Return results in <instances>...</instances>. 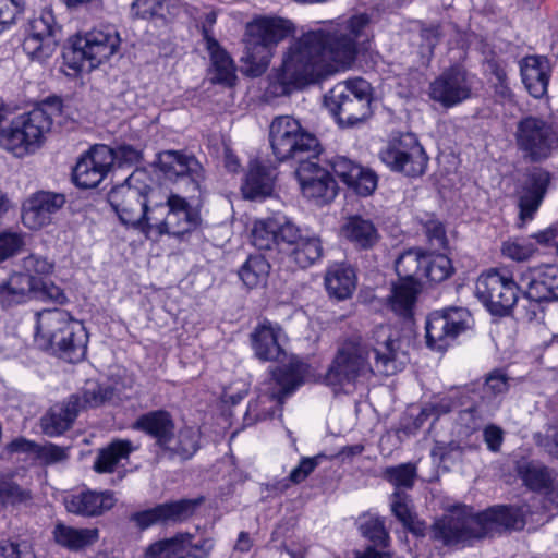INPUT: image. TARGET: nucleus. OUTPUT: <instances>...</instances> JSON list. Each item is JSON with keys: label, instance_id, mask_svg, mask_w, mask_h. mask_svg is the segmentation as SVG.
<instances>
[{"label": "nucleus", "instance_id": "nucleus-22", "mask_svg": "<svg viewBox=\"0 0 558 558\" xmlns=\"http://www.w3.org/2000/svg\"><path fill=\"white\" fill-rule=\"evenodd\" d=\"M116 159L114 151L98 145L82 156L73 169V181L82 189L96 187L107 175Z\"/></svg>", "mask_w": 558, "mask_h": 558}, {"label": "nucleus", "instance_id": "nucleus-59", "mask_svg": "<svg viewBox=\"0 0 558 558\" xmlns=\"http://www.w3.org/2000/svg\"><path fill=\"white\" fill-rule=\"evenodd\" d=\"M330 166L335 174L347 185L352 183V180L356 178L357 174L362 173L361 165L343 156L332 158Z\"/></svg>", "mask_w": 558, "mask_h": 558}, {"label": "nucleus", "instance_id": "nucleus-6", "mask_svg": "<svg viewBox=\"0 0 558 558\" xmlns=\"http://www.w3.org/2000/svg\"><path fill=\"white\" fill-rule=\"evenodd\" d=\"M59 108L43 104L33 110L19 114L0 133V146L16 157L35 153L50 132L53 114Z\"/></svg>", "mask_w": 558, "mask_h": 558}, {"label": "nucleus", "instance_id": "nucleus-19", "mask_svg": "<svg viewBox=\"0 0 558 558\" xmlns=\"http://www.w3.org/2000/svg\"><path fill=\"white\" fill-rule=\"evenodd\" d=\"M316 158L301 159L295 177L303 196L317 205H324L336 197L337 183L330 172L315 161Z\"/></svg>", "mask_w": 558, "mask_h": 558}, {"label": "nucleus", "instance_id": "nucleus-43", "mask_svg": "<svg viewBox=\"0 0 558 558\" xmlns=\"http://www.w3.org/2000/svg\"><path fill=\"white\" fill-rule=\"evenodd\" d=\"M517 472L524 484L534 490L547 487L551 481L547 468L535 461L519 460Z\"/></svg>", "mask_w": 558, "mask_h": 558}, {"label": "nucleus", "instance_id": "nucleus-62", "mask_svg": "<svg viewBox=\"0 0 558 558\" xmlns=\"http://www.w3.org/2000/svg\"><path fill=\"white\" fill-rule=\"evenodd\" d=\"M348 186L359 195L368 196L377 186V175L374 171L362 167V173L357 174Z\"/></svg>", "mask_w": 558, "mask_h": 558}, {"label": "nucleus", "instance_id": "nucleus-27", "mask_svg": "<svg viewBox=\"0 0 558 558\" xmlns=\"http://www.w3.org/2000/svg\"><path fill=\"white\" fill-rule=\"evenodd\" d=\"M520 284L526 286L529 300H558V266L544 265L529 269L522 274Z\"/></svg>", "mask_w": 558, "mask_h": 558}, {"label": "nucleus", "instance_id": "nucleus-13", "mask_svg": "<svg viewBox=\"0 0 558 558\" xmlns=\"http://www.w3.org/2000/svg\"><path fill=\"white\" fill-rule=\"evenodd\" d=\"M149 219V236L169 234L179 238L198 225V215L185 198L175 194L170 195L165 204L154 205Z\"/></svg>", "mask_w": 558, "mask_h": 558}, {"label": "nucleus", "instance_id": "nucleus-18", "mask_svg": "<svg viewBox=\"0 0 558 558\" xmlns=\"http://www.w3.org/2000/svg\"><path fill=\"white\" fill-rule=\"evenodd\" d=\"M473 86L474 75L461 65H453L430 83L429 96L444 107L450 108L469 99Z\"/></svg>", "mask_w": 558, "mask_h": 558}, {"label": "nucleus", "instance_id": "nucleus-11", "mask_svg": "<svg viewBox=\"0 0 558 558\" xmlns=\"http://www.w3.org/2000/svg\"><path fill=\"white\" fill-rule=\"evenodd\" d=\"M424 256L420 250L411 248L400 254L395 263L400 282L393 286L389 303L391 310L400 316L412 314L422 279Z\"/></svg>", "mask_w": 558, "mask_h": 558}, {"label": "nucleus", "instance_id": "nucleus-61", "mask_svg": "<svg viewBox=\"0 0 558 558\" xmlns=\"http://www.w3.org/2000/svg\"><path fill=\"white\" fill-rule=\"evenodd\" d=\"M0 555L3 558H36L33 547L27 541H0Z\"/></svg>", "mask_w": 558, "mask_h": 558}, {"label": "nucleus", "instance_id": "nucleus-42", "mask_svg": "<svg viewBox=\"0 0 558 558\" xmlns=\"http://www.w3.org/2000/svg\"><path fill=\"white\" fill-rule=\"evenodd\" d=\"M289 258L300 268L314 265L323 256L322 242L316 236L303 235L302 239L288 251Z\"/></svg>", "mask_w": 558, "mask_h": 558}, {"label": "nucleus", "instance_id": "nucleus-36", "mask_svg": "<svg viewBox=\"0 0 558 558\" xmlns=\"http://www.w3.org/2000/svg\"><path fill=\"white\" fill-rule=\"evenodd\" d=\"M53 537L60 546L72 551H78L98 541L99 530L95 527L77 529L58 523L53 530Z\"/></svg>", "mask_w": 558, "mask_h": 558}, {"label": "nucleus", "instance_id": "nucleus-56", "mask_svg": "<svg viewBox=\"0 0 558 558\" xmlns=\"http://www.w3.org/2000/svg\"><path fill=\"white\" fill-rule=\"evenodd\" d=\"M34 286V291H32L34 298L43 301H53L59 304L65 303L66 296L63 290L52 281L35 277Z\"/></svg>", "mask_w": 558, "mask_h": 558}, {"label": "nucleus", "instance_id": "nucleus-64", "mask_svg": "<svg viewBox=\"0 0 558 558\" xmlns=\"http://www.w3.org/2000/svg\"><path fill=\"white\" fill-rule=\"evenodd\" d=\"M23 246L22 235L16 232L0 233V262L15 255Z\"/></svg>", "mask_w": 558, "mask_h": 558}, {"label": "nucleus", "instance_id": "nucleus-40", "mask_svg": "<svg viewBox=\"0 0 558 558\" xmlns=\"http://www.w3.org/2000/svg\"><path fill=\"white\" fill-rule=\"evenodd\" d=\"M133 450L134 447L130 440H113L99 451L94 462V470L97 473H111L121 460L129 458Z\"/></svg>", "mask_w": 558, "mask_h": 558}, {"label": "nucleus", "instance_id": "nucleus-35", "mask_svg": "<svg viewBox=\"0 0 558 558\" xmlns=\"http://www.w3.org/2000/svg\"><path fill=\"white\" fill-rule=\"evenodd\" d=\"M325 286L329 295L337 300L350 298L356 288L354 269L345 264L330 266L325 275Z\"/></svg>", "mask_w": 558, "mask_h": 558}, {"label": "nucleus", "instance_id": "nucleus-21", "mask_svg": "<svg viewBox=\"0 0 558 558\" xmlns=\"http://www.w3.org/2000/svg\"><path fill=\"white\" fill-rule=\"evenodd\" d=\"M213 548L211 538L194 542L192 534L178 533L150 543L145 548L143 558H209Z\"/></svg>", "mask_w": 558, "mask_h": 558}, {"label": "nucleus", "instance_id": "nucleus-16", "mask_svg": "<svg viewBox=\"0 0 558 558\" xmlns=\"http://www.w3.org/2000/svg\"><path fill=\"white\" fill-rule=\"evenodd\" d=\"M471 315L466 308L449 307L432 313L426 320V343L437 351L448 348L461 332L470 327Z\"/></svg>", "mask_w": 558, "mask_h": 558}, {"label": "nucleus", "instance_id": "nucleus-4", "mask_svg": "<svg viewBox=\"0 0 558 558\" xmlns=\"http://www.w3.org/2000/svg\"><path fill=\"white\" fill-rule=\"evenodd\" d=\"M294 32L290 20L279 16H258L246 24L245 50L241 58L243 72L260 76L269 66L275 47Z\"/></svg>", "mask_w": 558, "mask_h": 558}, {"label": "nucleus", "instance_id": "nucleus-51", "mask_svg": "<svg viewBox=\"0 0 558 558\" xmlns=\"http://www.w3.org/2000/svg\"><path fill=\"white\" fill-rule=\"evenodd\" d=\"M383 477L393 485L396 490L410 489L416 478V466L412 463L388 466L384 470Z\"/></svg>", "mask_w": 558, "mask_h": 558}, {"label": "nucleus", "instance_id": "nucleus-3", "mask_svg": "<svg viewBox=\"0 0 558 558\" xmlns=\"http://www.w3.org/2000/svg\"><path fill=\"white\" fill-rule=\"evenodd\" d=\"M522 507L495 506L478 513L468 509L454 510L433 525V537L445 545L471 543L494 537L510 530H521L525 524Z\"/></svg>", "mask_w": 558, "mask_h": 558}, {"label": "nucleus", "instance_id": "nucleus-1", "mask_svg": "<svg viewBox=\"0 0 558 558\" xmlns=\"http://www.w3.org/2000/svg\"><path fill=\"white\" fill-rule=\"evenodd\" d=\"M366 13L341 16L323 23L291 43L276 72L282 94L315 83L355 61L360 43L368 38Z\"/></svg>", "mask_w": 558, "mask_h": 558}, {"label": "nucleus", "instance_id": "nucleus-14", "mask_svg": "<svg viewBox=\"0 0 558 558\" xmlns=\"http://www.w3.org/2000/svg\"><path fill=\"white\" fill-rule=\"evenodd\" d=\"M380 159L392 171L411 178L424 174L428 162L424 148L412 133L392 138L380 151Z\"/></svg>", "mask_w": 558, "mask_h": 558}, {"label": "nucleus", "instance_id": "nucleus-34", "mask_svg": "<svg viewBox=\"0 0 558 558\" xmlns=\"http://www.w3.org/2000/svg\"><path fill=\"white\" fill-rule=\"evenodd\" d=\"M35 277L24 272L13 274L0 283V306L9 308L33 296Z\"/></svg>", "mask_w": 558, "mask_h": 558}, {"label": "nucleus", "instance_id": "nucleus-8", "mask_svg": "<svg viewBox=\"0 0 558 558\" xmlns=\"http://www.w3.org/2000/svg\"><path fill=\"white\" fill-rule=\"evenodd\" d=\"M269 142L279 161L295 159L300 162L301 159L317 157L322 150L317 137L290 116H279L272 120Z\"/></svg>", "mask_w": 558, "mask_h": 558}, {"label": "nucleus", "instance_id": "nucleus-45", "mask_svg": "<svg viewBox=\"0 0 558 558\" xmlns=\"http://www.w3.org/2000/svg\"><path fill=\"white\" fill-rule=\"evenodd\" d=\"M270 265L262 255H253L247 258L239 270V276L245 286L255 288L266 282Z\"/></svg>", "mask_w": 558, "mask_h": 558}, {"label": "nucleus", "instance_id": "nucleus-33", "mask_svg": "<svg viewBox=\"0 0 558 558\" xmlns=\"http://www.w3.org/2000/svg\"><path fill=\"white\" fill-rule=\"evenodd\" d=\"M275 178V169L264 166L259 161H252L242 186L244 196L250 199L269 196L274 189Z\"/></svg>", "mask_w": 558, "mask_h": 558}, {"label": "nucleus", "instance_id": "nucleus-26", "mask_svg": "<svg viewBox=\"0 0 558 558\" xmlns=\"http://www.w3.org/2000/svg\"><path fill=\"white\" fill-rule=\"evenodd\" d=\"M158 165L160 170L170 180L187 177L193 190H198L204 180V169L199 161L192 155H185L175 150H166L159 154Z\"/></svg>", "mask_w": 558, "mask_h": 558}, {"label": "nucleus", "instance_id": "nucleus-9", "mask_svg": "<svg viewBox=\"0 0 558 558\" xmlns=\"http://www.w3.org/2000/svg\"><path fill=\"white\" fill-rule=\"evenodd\" d=\"M120 43L119 33L112 27L94 28L74 38L63 52L64 64L75 72L82 71L85 62L89 70L95 69L118 51Z\"/></svg>", "mask_w": 558, "mask_h": 558}, {"label": "nucleus", "instance_id": "nucleus-2", "mask_svg": "<svg viewBox=\"0 0 558 558\" xmlns=\"http://www.w3.org/2000/svg\"><path fill=\"white\" fill-rule=\"evenodd\" d=\"M374 365L369 362V347L361 337L345 339L338 348L327 371L326 381L335 388L355 385L361 379L378 373L393 375L408 362L401 341L393 337L390 326L380 325L373 330Z\"/></svg>", "mask_w": 558, "mask_h": 558}, {"label": "nucleus", "instance_id": "nucleus-12", "mask_svg": "<svg viewBox=\"0 0 558 558\" xmlns=\"http://www.w3.org/2000/svg\"><path fill=\"white\" fill-rule=\"evenodd\" d=\"M514 137L519 150L531 161L544 160L558 149V126L542 118L529 116L521 119Z\"/></svg>", "mask_w": 558, "mask_h": 558}, {"label": "nucleus", "instance_id": "nucleus-23", "mask_svg": "<svg viewBox=\"0 0 558 558\" xmlns=\"http://www.w3.org/2000/svg\"><path fill=\"white\" fill-rule=\"evenodd\" d=\"M550 182V174L543 169H533L520 182L517 189L519 206V227L531 221L537 213Z\"/></svg>", "mask_w": 558, "mask_h": 558}, {"label": "nucleus", "instance_id": "nucleus-29", "mask_svg": "<svg viewBox=\"0 0 558 558\" xmlns=\"http://www.w3.org/2000/svg\"><path fill=\"white\" fill-rule=\"evenodd\" d=\"M117 502L114 494L109 490H86L70 495L65 498V508L69 512L82 517H98L110 510Z\"/></svg>", "mask_w": 558, "mask_h": 558}, {"label": "nucleus", "instance_id": "nucleus-48", "mask_svg": "<svg viewBox=\"0 0 558 558\" xmlns=\"http://www.w3.org/2000/svg\"><path fill=\"white\" fill-rule=\"evenodd\" d=\"M423 262L422 278L433 282L446 280L453 270L451 260L444 254H425Z\"/></svg>", "mask_w": 558, "mask_h": 558}, {"label": "nucleus", "instance_id": "nucleus-7", "mask_svg": "<svg viewBox=\"0 0 558 558\" xmlns=\"http://www.w3.org/2000/svg\"><path fill=\"white\" fill-rule=\"evenodd\" d=\"M372 88L367 81L356 77L338 83L325 96L326 107L341 126L352 128L372 114Z\"/></svg>", "mask_w": 558, "mask_h": 558}, {"label": "nucleus", "instance_id": "nucleus-28", "mask_svg": "<svg viewBox=\"0 0 558 558\" xmlns=\"http://www.w3.org/2000/svg\"><path fill=\"white\" fill-rule=\"evenodd\" d=\"M81 410L78 395H72L64 402L54 404L40 420L44 434L49 437L61 435L72 426Z\"/></svg>", "mask_w": 558, "mask_h": 558}, {"label": "nucleus", "instance_id": "nucleus-52", "mask_svg": "<svg viewBox=\"0 0 558 558\" xmlns=\"http://www.w3.org/2000/svg\"><path fill=\"white\" fill-rule=\"evenodd\" d=\"M277 218V248L279 251H288L295 245L303 236L300 228L289 218L284 216H276Z\"/></svg>", "mask_w": 558, "mask_h": 558}, {"label": "nucleus", "instance_id": "nucleus-39", "mask_svg": "<svg viewBox=\"0 0 558 558\" xmlns=\"http://www.w3.org/2000/svg\"><path fill=\"white\" fill-rule=\"evenodd\" d=\"M206 49L210 56L214 71L213 80L216 83L232 86L236 80L235 65L232 58L221 48L219 43L210 41Z\"/></svg>", "mask_w": 558, "mask_h": 558}, {"label": "nucleus", "instance_id": "nucleus-17", "mask_svg": "<svg viewBox=\"0 0 558 558\" xmlns=\"http://www.w3.org/2000/svg\"><path fill=\"white\" fill-rule=\"evenodd\" d=\"M65 333L68 337H77L76 350H81L83 341V324L73 319L71 315L60 308L44 310L36 314L35 340L43 349H51L58 344V339Z\"/></svg>", "mask_w": 558, "mask_h": 558}, {"label": "nucleus", "instance_id": "nucleus-25", "mask_svg": "<svg viewBox=\"0 0 558 558\" xmlns=\"http://www.w3.org/2000/svg\"><path fill=\"white\" fill-rule=\"evenodd\" d=\"M65 196L61 193L39 191L32 194L23 204L22 220L29 229H40L52 221L63 207Z\"/></svg>", "mask_w": 558, "mask_h": 558}, {"label": "nucleus", "instance_id": "nucleus-50", "mask_svg": "<svg viewBox=\"0 0 558 558\" xmlns=\"http://www.w3.org/2000/svg\"><path fill=\"white\" fill-rule=\"evenodd\" d=\"M32 498L29 489L21 487L10 478L0 476V502L3 506H27Z\"/></svg>", "mask_w": 558, "mask_h": 558}, {"label": "nucleus", "instance_id": "nucleus-10", "mask_svg": "<svg viewBox=\"0 0 558 558\" xmlns=\"http://www.w3.org/2000/svg\"><path fill=\"white\" fill-rule=\"evenodd\" d=\"M148 192L150 189H143L132 185V178L125 183L113 187L108 194V202L120 221L134 228L146 236H149L151 220L149 219L154 206L148 205Z\"/></svg>", "mask_w": 558, "mask_h": 558}, {"label": "nucleus", "instance_id": "nucleus-58", "mask_svg": "<svg viewBox=\"0 0 558 558\" xmlns=\"http://www.w3.org/2000/svg\"><path fill=\"white\" fill-rule=\"evenodd\" d=\"M113 389L110 386L93 384L86 388L81 398L82 409L85 407L97 408L110 401Z\"/></svg>", "mask_w": 558, "mask_h": 558}, {"label": "nucleus", "instance_id": "nucleus-31", "mask_svg": "<svg viewBox=\"0 0 558 558\" xmlns=\"http://www.w3.org/2000/svg\"><path fill=\"white\" fill-rule=\"evenodd\" d=\"M133 429L141 430L156 440L162 448L172 440L174 422L169 412L165 410L150 411L141 415L132 425Z\"/></svg>", "mask_w": 558, "mask_h": 558}, {"label": "nucleus", "instance_id": "nucleus-57", "mask_svg": "<svg viewBox=\"0 0 558 558\" xmlns=\"http://www.w3.org/2000/svg\"><path fill=\"white\" fill-rule=\"evenodd\" d=\"M363 535L375 545L386 547L389 541V534L385 529L384 521L380 518L369 517L361 524Z\"/></svg>", "mask_w": 558, "mask_h": 558}, {"label": "nucleus", "instance_id": "nucleus-44", "mask_svg": "<svg viewBox=\"0 0 558 558\" xmlns=\"http://www.w3.org/2000/svg\"><path fill=\"white\" fill-rule=\"evenodd\" d=\"M471 395L472 393H469V398L465 399V401H468V404L465 405L466 408L460 410L456 418L454 428L460 437L470 436L480 429L485 421V416L480 407L470 403L472 400Z\"/></svg>", "mask_w": 558, "mask_h": 558}, {"label": "nucleus", "instance_id": "nucleus-63", "mask_svg": "<svg viewBox=\"0 0 558 558\" xmlns=\"http://www.w3.org/2000/svg\"><path fill=\"white\" fill-rule=\"evenodd\" d=\"M323 459H325L324 454L302 458L299 465L290 472L289 480L294 484L303 482L319 465Z\"/></svg>", "mask_w": 558, "mask_h": 558}, {"label": "nucleus", "instance_id": "nucleus-41", "mask_svg": "<svg viewBox=\"0 0 558 558\" xmlns=\"http://www.w3.org/2000/svg\"><path fill=\"white\" fill-rule=\"evenodd\" d=\"M199 433L192 427H184L177 435L172 432V440L163 445L162 449L170 458H179L184 461L194 456L198 450Z\"/></svg>", "mask_w": 558, "mask_h": 558}, {"label": "nucleus", "instance_id": "nucleus-47", "mask_svg": "<svg viewBox=\"0 0 558 558\" xmlns=\"http://www.w3.org/2000/svg\"><path fill=\"white\" fill-rule=\"evenodd\" d=\"M277 218L270 217L254 222L252 243L258 250L277 248Z\"/></svg>", "mask_w": 558, "mask_h": 558}, {"label": "nucleus", "instance_id": "nucleus-60", "mask_svg": "<svg viewBox=\"0 0 558 558\" xmlns=\"http://www.w3.org/2000/svg\"><path fill=\"white\" fill-rule=\"evenodd\" d=\"M36 458L44 464H56L69 459V448L47 442L38 445Z\"/></svg>", "mask_w": 558, "mask_h": 558}, {"label": "nucleus", "instance_id": "nucleus-37", "mask_svg": "<svg viewBox=\"0 0 558 558\" xmlns=\"http://www.w3.org/2000/svg\"><path fill=\"white\" fill-rule=\"evenodd\" d=\"M343 235L357 248L369 250L379 241V233L369 219L353 216L342 229Z\"/></svg>", "mask_w": 558, "mask_h": 558}, {"label": "nucleus", "instance_id": "nucleus-30", "mask_svg": "<svg viewBox=\"0 0 558 558\" xmlns=\"http://www.w3.org/2000/svg\"><path fill=\"white\" fill-rule=\"evenodd\" d=\"M522 82L534 98H542L547 93L550 77V64L547 58L525 57L520 63Z\"/></svg>", "mask_w": 558, "mask_h": 558}, {"label": "nucleus", "instance_id": "nucleus-55", "mask_svg": "<svg viewBox=\"0 0 558 558\" xmlns=\"http://www.w3.org/2000/svg\"><path fill=\"white\" fill-rule=\"evenodd\" d=\"M537 251L532 242L520 239L508 240L502 243L501 252L506 257L517 262L526 260Z\"/></svg>", "mask_w": 558, "mask_h": 558}, {"label": "nucleus", "instance_id": "nucleus-15", "mask_svg": "<svg viewBox=\"0 0 558 558\" xmlns=\"http://www.w3.org/2000/svg\"><path fill=\"white\" fill-rule=\"evenodd\" d=\"M520 287L509 276L492 269L478 277L475 294L494 315H507L518 302Z\"/></svg>", "mask_w": 558, "mask_h": 558}, {"label": "nucleus", "instance_id": "nucleus-5", "mask_svg": "<svg viewBox=\"0 0 558 558\" xmlns=\"http://www.w3.org/2000/svg\"><path fill=\"white\" fill-rule=\"evenodd\" d=\"M304 365L293 357L271 371L269 378L259 386L256 399L248 402L243 417L245 426L272 417L283 399L302 384Z\"/></svg>", "mask_w": 558, "mask_h": 558}, {"label": "nucleus", "instance_id": "nucleus-54", "mask_svg": "<svg viewBox=\"0 0 558 558\" xmlns=\"http://www.w3.org/2000/svg\"><path fill=\"white\" fill-rule=\"evenodd\" d=\"M390 508L395 517L404 525L413 522L411 499L403 490H395L391 494Z\"/></svg>", "mask_w": 558, "mask_h": 558}, {"label": "nucleus", "instance_id": "nucleus-46", "mask_svg": "<svg viewBox=\"0 0 558 558\" xmlns=\"http://www.w3.org/2000/svg\"><path fill=\"white\" fill-rule=\"evenodd\" d=\"M486 70L490 74L495 97L502 104L513 102L514 94L509 86L505 65L495 60H489Z\"/></svg>", "mask_w": 558, "mask_h": 558}, {"label": "nucleus", "instance_id": "nucleus-38", "mask_svg": "<svg viewBox=\"0 0 558 558\" xmlns=\"http://www.w3.org/2000/svg\"><path fill=\"white\" fill-rule=\"evenodd\" d=\"M473 392L474 389L464 387L461 390L453 391L449 396L425 403L416 417V423L422 425L428 418L436 421L441 415L449 413L457 405H466L468 401H465V399L469 398V393Z\"/></svg>", "mask_w": 558, "mask_h": 558}, {"label": "nucleus", "instance_id": "nucleus-20", "mask_svg": "<svg viewBox=\"0 0 558 558\" xmlns=\"http://www.w3.org/2000/svg\"><path fill=\"white\" fill-rule=\"evenodd\" d=\"M58 31L52 11L43 10L28 22L23 50L32 60L44 62L56 51Z\"/></svg>", "mask_w": 558, "mask_h": 558}, {"label": "nucleus", "instance_id": "nucleus-32", "mask_svg": "<svg viewBox=\"0 0 558 558\" xmlns=\"http://www.w3.org/2000/svg\"><path fill=\"white\" fill-rule=\"evenodd\" d=\"M281 328L270 322L260 323L251 335L252 347L255 355L263 361L279 359L282 349L279 343Z\"/></svg>", "mask_w": 558, "mask_h": 558}, {"label": "nucleus", "instance_id": "nucleus-24", "mask_svg": "<svg viewBox=\"0 0 558 558\" xmlns=\"http://www.w3.org/2000/svg\"><path fill=\"white\" fill-rule=\"evenodd\" d=\"M202 499H181L160 504L154 508L135 512L131 515L140 529L145 530L155 524H175L189 519Z\"/></svg>", "mask_w": 558, "mask_h": 558}, {"label": "nucleus", "instance_id": "nucleus-49", "mask_svg": "<svg viewBox=\"0 0 558 558\" xmlns=\"http://www.w3.org/2000/svg\"><path fill=\"white\" fill-rule=\"evenodd\" d=\"M57 341L58 344L53 351L58 353L61 359L70 363H77L85 357L87 352L88 335L84 326L81 350H76V347L78 344L76 336L68 337L65 333H63L62 337Z\"/></svg>", "mask_w": 558, "mask_h": 558}, {"label": "nucleus", "instance_id": "nucleus-53", "mask_svg": "<svg viewBox=\"0 0 558 558\" xmlns=\"http://www.w3.org/2000/svg\"><path fill=\"white\" fill-rule=\"evenodd\" d=\"M174 0H135L132 3L133 13L141 19L160 17L166 20L171 14L169 8Z\"/></svg>", "mask_w": 558, "mask_h": 558}]
</instances>
